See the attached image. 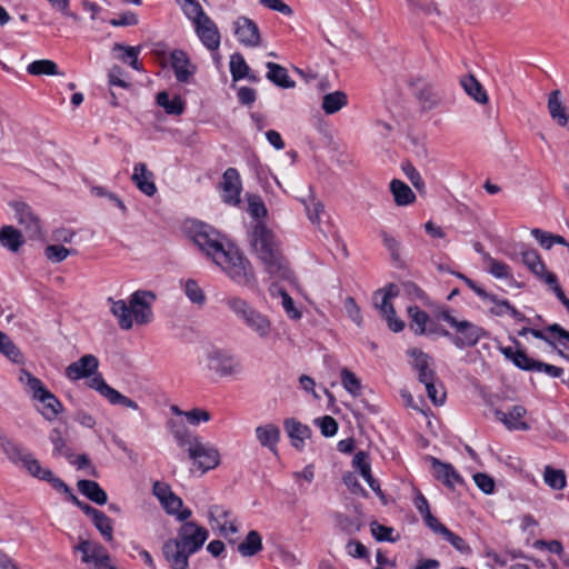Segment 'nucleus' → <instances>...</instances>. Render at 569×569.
I'll list each match as a JSON object with an SVG mask.
<instances>
[{"instance_id": "obj_34", "label": "nucleus", "mask_w": 569, "mask_h": 569, "mask_svg": "<svg viewBox=\"0 0 569 569\" xmlns=\"http://www.w3.org/2000/svg\"><path fill=\"white\" fill-rule=\"evenodd\" d=\"M460 83L466 93L470 96L473 100L482 104L488 102V94L475 76L469 74L462 77Z\"/></svg>"}, {"instance_id": "obj_52", "label": "nucleus", "mask_w": 569, "mask_h": 569, "mask_svg": "<svg viewBox=\"0 0 569 569\" xmlns=\"http://www.w3.org/2000/svg\"><path fill=\"white\" fill-rule=\"evenodd\" d=\"M26 462L22 465L26 470L34 478L46 481L47 472H51L50 469L42 468L39 460L33 457L32 453H28Z\"/></svg>"}, {"instance_id": "obj_37", "label": "nucleus", "mask_w": 569, "mask_h": 569, "mask_svg": "<svg viewBox=\"0 0 569 569\" xmlns=\"http://www.w3.org/2000/svg\"><path fill=\"white\" fill-rule=\"evenodd\" d=\"M348 104V96L343 91H335L323 96L322 109L327 114H333Z\"/></svg>"}, {"instance_id": "obj_53", "label": "nucleus", "mask_w": 569, "mask_h": 569, "mask_svg": "<svg viewBox=\"0 0 569 569\" xmlns=\"http://www.w3.org/2000/svg\"><path fill=\"white\" fill-rule=\"evenodd\" d=\"M436 382L437 381H431L429 383H426L425 387L427 396L431 400V402L435 406H441L446 401L447 393L443 388V385L441 382L437 385Z\"/></svg>"}, {"instance_id": "obj_55", "label": "nucleus", "mask_w": 569, "mask_h": 569, "mask_svg": "<svg viewBox=\"0 0 569 569\" xmlns=\"http://www.w3.org/2000/svg\"><path fill=\"white\" fill-rule=\"evenodd\" d=\"M408 7L413 13H423L426 16L437 14L440 16V10L432 1L421 2L419 0H406Z\"/></svg>"}, {"instance_id": "obj_39", "label": "nucleus", "mask_w": 569, "mask_h": 569, "mask_svg": "<svg viewBox=\"0 0 569 569\" xmlns=\"http://www.w3.org/2000/svg\"><path fill=\"white\" fill-rule=\"evenodd\" d=\"M229 66L231 77L234 82L244 79L249 76V72L251 71L243 56L239 52H236L230 57Z\"/></svg>"}, {"instance_id": "obj_12", "label": "nucleus", "mask_w": 569, "mask_h": 569, "mask_svg": "<svg viewBox=\"0 0 569 569\" xmlns=\"http://www.w3.org/2000/svg\"><path fill=\"white\" fill-rule=\"evenodd\" d=\"M170 64L174 77L180 83H188L197 71L188 53L182 49H174L170 53Z\"/></svg>"}, {"instance_id": "obj_9", "label": "nucleus", "mask_w": 569, "mask_h": 569, "mask_svg": "<svg viewBox=\"0 0 569 569\" xmlns=\"http://www.w3.org/2000/svg\"><path fill=\"white\" fill-rule=\"evenodd\" d=\"M88 386L99 392V395L107 399L112 406L118 405L130 408L132 410H140V407L136 401L109 386L100 373H94L93 377L88 381Z\"/></svg>"}, {"instance_id": "obj_35", "label": "nucleus", "mask_w": 569, "mask_h": 569, "mask_svg": "<svg viewBox=\"0 0 569 569\" xmlns=\"http://www.w3.org/2000/svg\"><path fill=\"white\" fill-rule=\"evenodd\" d=\"M156 101L168 114L180 116L184 112V102L178 94L170 99L167 91H160L156 97Z\"/></svg>"}, {"instance_id": "obj_21", "label": "nucleus", "mask_w": 569, "mask_h": 569, "mask_svg": "<svg viewBox=\"0 0 569 569\" xmlns=\"http://www.w3.org/2000/svg\"><path fill=\"white\" fill-rule=\"evenodd\" d=\"M153 179L154 174L152 171L148 170L146 163L139 162L134 164L131 180L136 187L148 197H152L157 192V186Z\"/></svg>"}, {"instance_id": "obj_54", "label": "nucleus", "mask_w": 569, "mask_h": 569, "mask_svg": "<svg viewBox=\"0 0 569 569\" xmlns=\"http://www.w3.org/2000/svg\"><path fill=\"white\" fill-rule=\"evenodd\" d=\"M46 257L51 262H61L68 256L76 253L74 249H68L61 244H49L44 250Z\"/></svg>"}, {"instance_id": "obj_44", "label": "nucleus", "mask_w": 569, "mask_h": 569, "mask_svg": "<svg viewBox=\"0 0 569 569\" xmlns=\"http://www.w3.org/2000/svg\"><path fill=\"white\" fill-rule=\"evenodd\" d=\"M49 438L53 445V456H64L66 458L72 457L71 449L67 446L62 431L59 428H53Z\"/></svg>"}, {"instance_id": "obj_15", "label": "nucleus", "mask_w": 569, "mask_h": 569, "mask_svg": "<svg viewBox=\"0 0 569 569\" xmlns=\"http://www.w3.org/2000/svg\"><path fill=\"white\" fill-rule=\"evenodd\" d=\"M99 360L93 355H84L78 361L71 362L66 368V377L70 380L90 378L97 373Z\"/></svg>"}, {"instance_id": "obj_46", "label": "nucleus", "mask_w": 569, "mask_h": 569, "mask_svg": "<svg viewBox=\"0 0 569 569\" xmlns=\"http://www.w3.org/2000/svg\"><path fill=\"white\" fill-rule=\"evenodd\" d=\"M382 293L381 303L379 306L380 312L393 313V305L391 299L399 295V288L395 283L387 284L383 289L378 290L375 295Z\"/></svg>"}, {"instance_id": "obj_7", "label": "nucleus", "mask_w": 569, "mask_h": 569, "mask_svg": "<svg viewBox=\"0 0 569 569\" xmlns=\"http://www.w3.org/2000/svg\"><path fill=\"white\" fill-rule=\"evenodd\" d=\"M452 328L456 333H452L451 342L458 349L475 347L481 338L489 335L486 329L468 320H459Z\"/></svg>"}, {"instance_id": "obj_25", "label": "nucleus", "mask_w": 569, "mask_h": 569, "mask_svg": "<svg viewBox=\"0 0 569 569\" xmlns=\"http://www.w3.org/2000/svg\"><path fill=\"white\" fill-rule=\"evenodd\" d=\"M560 91L553 90L548 97V111L551 119L560 127H566L569 121L567 109L560 99Z\"/></svg>"}, {"instance_id": "obj_32", "label": "nucleus", "mask_w": 569, "mask_h": 569, "mask_svg": "<svg viewBox=\"0 0 569 569\" xmlns=\"http://www.w3.org/2000/svg\"><path fill=\"white\" fill-rule=\"evenodd\" d=\"M407 312L410 319V328L415 335L422 336L427 333V327L431 319L429 315L418 306H409Z\"/></svg>"}, {"instance_id": "obj_36", "label": "nucleus", "mask_w": 569, "mask_h": 569, "mask_svg": "<svg viewBox=\"0 0 569 569\" xmlns=\"http://www.w3.org/2000/svg\"><path fill=\"white\" fill-rule=\"evenodd\" d=\"M0 243L12 252H17L23 244L21 232L12 226H4L0 229Z\"/></svg>"}, {"instance_id": "obj_22", "label": "nucleus", "mask_w": 569, "mask_h": 569, "mask_svg": "<svg viewBox=\"0 0 569 569\" xmlns=\"http://www.w3.org/2000/svg\"><path fill=\"white\" fill-rule=\"evenodd\" d=\"M526 413V408L519 405L512 406L508 412L500 409L495 410L496 418L509 430H528L529 425L522 420Z\"/></svg>"}, {"instance_id": "obj_42", "label": "nucleus", "mask_w": 569, "mask_h": 569, "mask_svg": "<svg viewBox=\"0 0 569 569\" xmlns=\"http://www.w3.org/2000/svg\"><path fill=\"white\" fill-rule=\"evenodd\" d=\"M545 482L553 490H561L566 487V473L561 469H555L550 466L545 468L543 472Z\"/></svg>"}, {"instance_id": "obj_6", "label": "nucleus", "mask_w": 569, "mask_h": 569, "mask_svg": "<svg viewBox=\"0 0 569 569\" xmlns=\"http://www.w3.org/2000/svg\"><path fill=\"white\" fill-rule=\"evenodd\" d=\"M189 459L202 472L217 468L220 463L219 450L209 442H203L199 436L188 447Z\"/></svg>"}, {"instance_id": "obj_59", "label": "nucleus", "mask_w": 569, "mask_h": 569, "mask_svg": "<svg viewBox=\"0 0 569 569\" xmlns=\"http://www.w3.org/2000/svg\"><path fill=\"white\" fill-rule=\"evenodd\" d=\"M186 296L197 305H203L206 302V296L203 290L198 286L197 281L189 279L184 284Z\"/></svg>"}, {"instance_id": "obj_2", "label": "nucleus", "mask_w": 569, "mask_h": 569, "mask_svg": "<svg viewBox=\"0 0 569 569\" xmlns=\"http://www.w3.org/2000/svg\"><path fill=\"white\" fill-rule=\"evenodd\" d=\"M249 239L253 252L270 277L282 280H289L292 277L293 273L279 248L274 233L264 222L258 221L253 226Z\"/></svg>"}, {"instance_id": "obj_33", "label": "nucleus", "mask_w": 569, "mask_h": 569, "mask_svg": "<svg viewBox=\"0 0 569 569\" xmlns=\"http://www.w3.org/2000/svg\"><path fill=\"white\" fill-rule=\"evenodd\" d=\"M111 303V312L118 319L119 327L123 330H129L133 326V320L130 315V305L128 306L124 300H114L109 298Z\"/></svg>"}, {"instance_id": "obj_16", "label": "nucleus", "mask_w": 569, "mask_h": 569, "mask_svg": "<svg viewBox=\"0 0 569 569\" xmlns=\"http://www.w3.org/2000/svg\"><path fill=\"white\" fill-rule=\"evenodd\" d=\"M510 340L517 348L521 347V343L518 339L510 337ZM499 351L518 369L523 371H535V367L538 360L530 358L523 349L515 350L512 347L500 346Z\"/></svg>"}, {"instance_id": "obj_61", "label": "nucleus", "mask_w": 569, "mask_h": 569, "mask_svg": "<svg viewBox=\"0 0 569 569\" xmlns=\"http://www.w3.org/2000/svg\"><path fill=\"white\" fill-rule=\"evenodd\" d=\"M323 437H333L338 431V422L331 416H323L315 420Z\"/></svg>"}, {"instance_id": "obj_3", "label": "nucleus", "mask_w": 569, "mask_h": 569, "mask_svg": "<svg viewBox=\"0 0 569 569\" xmlns=\"http://www.w3.org/2000/svg\"><path fill=\"white\" fill-rule=\"evenodd\" d=\"M19 380L32 392V398L42 403V408L39 409V412L46 420L52 421L63 412L64 407L62 402L39 378L22 369Z\"/></svg>"}, {"instance_id": "obj_40", "label": "nucleus", "mask_w": 569, "mask_h": 569, "mask_svg": "<svg viewBox=\"0 0 569 569\" xmlns=\"http://www.w3.org/2000/svg\"><path fill=\"white\" fill-rule=\"evenodd\" d=\"M92 523L96 529L101 533L107 542L113 540V528L111 519L101 510L91 517Z\"/></svg>"}, {"instance_id": "obj_30", "label": "nucleus", "mask_w": 569, "mask_h": 569, "mask_svg": "<svg viewBox=\"0 0 569 569\" xmlns=\"http://www.w3.org/2000/svg\"><path fill=\"white\" fill-rule=\"evenodd\" d=\"M390 191L397 206L405 207L416 201V194L402 180L393 179L390 182Z\"/></svg>"}, {"instance_id": "obj_41", "label": "nucleus", "mask_w": 569, "mask_h": 569, "mask_svg": "<svg viewBox=\"0 0 569 569\" xmlns=\"http://www.w3.org/2000/svg\"><path fill=\"white\" fill-rule=\"evenodd\" d=\"M27 71H28V73H30L32 76H42V74L57 76V74H60L57 63L54 61L48 60V59L36 60V61L31 62L27 67Z\"/></svg>"}, {"instance_id": "obj_49", "label": "nucleus", "mask_w": 569, "mask_h": 569, "mask_svg": "<svg viewBox=\"0 0 569 569\" xmlns=\"http://www.w3.org/2000/svg\"><path fill=\"white\" fill-rule=\"evenodd\" d=\"M231 515V511L229 509H226L223 506L220 505H212L209 507L208 510V517L209 522L212 527V529H216L219 527V523H223L224 521H230L229 517Z\"/></svg>"}, {"instance_id": "obj_4", "label": "nucleus", "mask_w": 569, "mask_h": 569, "mask_svg": "<svg viewBox=\"0 0 569 569\" xmlns=\"http://www.w3.org/2000/svg\"><path fill=\"white\" fill-rule=\"evenodd\" d=\"M227 306L259 337L266 338L270 333L271 323L267 316L253 309L246 300L233 297L227 300Z\"/></svg>"}, {"instance_id": "obj_18", "label": "nucleus", "mask_w": 569, "mask_h": 569, "mask_svg": "<svg viewBox=\"0 0 569 569\" xmlns=\"http://www.w3.org/2000/svg\"><path fill=\"white\" fill-rule=\"evenodd\" d=\"M519 253L523 266H526L528 270L539 280L543 281L546 276L551 273L547 270L546 263L536 249L522 246V249Z\"/></svg>"}, {"instance_id": "obj_45", "label": "nucleus", "mask_w": 569, "mask_h": 569, "mask_svg": "<svg viewBox=\"0 0 569 569\" xmlns=\"http://www.w3.org/2000/svg\"><path fill=\"white\" fill-rule=\"evenodd\" d=\"M340 376L343 388L355 397L360 396L362 388L360 379L348 368H342Z\"/></svg>"}, {"instance_id": "obj_24", "label": "nucleus", "mask_w": 569, "mask_h": 569, "mask_svg": "<svg viewBox=\"0 0 569 569\" xmlns=\"http://www.w3.org/2000/svg\"><path fill=\"white\" fill-rule=\"evenodd\" d=\"M256 437L262 447L277 453V445L280 440V429L273 423H267L256 428Z\"/></svg>"}, {"instance_id": "obj_5", "label": "nucleus", "mask_w": 569, "mask_h": 569, "mask_svg": "<svg viewBox=\"0 0 569 569\" xmlns=\"http://www.w3.org/2000/svg\"><path fill=\"white\" fill-rule=\"evenodd\" d=\"M209 537V531L194 521L184 522L178 529L177 538L170 539L164 543L178 545L179 549L189 553H196L204 545Z\"/></svg>"}, {"instance_id": "obj_10", "label": "nucleus", "mask_w": 569, "mask_h": 569, "mask_svg": "<svg viewBox=\"0 0 569 569\" xmlns=\"http://www.w3.org/2000/svg\"><path fill=\"white\" fill-rule=\"evenodd\" d=\"M208 367L220 377L233 376L242 370L240 361L223 350H213L208 355Z\"/></svg>"}, {"instance_id": "obj_56", "label": "nucleus", "mask_w": 569, "mask_h": 569, "mask_svg": "<svg viewBox=\"0 0 569 569\" xmlns=\"http://www.w3.org/2000/svg\"><path fill=\"white\" fill-rule=\"evenodd\" d=\"M443 530L446 531L442 537L456 549L458 550L460 553L462 555H470L471 553V548L470 546L467 543V541L461 538L460 536L456 535L455 532H452L450 529L448 528H443Z\"/></svg>"}, {"instance_id": "obj_8", "label": "nucleus", "mask_w": 569, "mask_h": 569, "mask_svg": "<svg viewBox=\"0 0 569 569\" xmlns=\"http://www.w3.org/2000/svg\"><path fill=\"white\" fill-rule=\"evenodd\" d=\"M154 300L156 295L148 290H137L131 295L129 300L130 315L138 325H147L152 321L151 302Z\"/></svg>"}, {"instance_id": "obj_19", "label": "nucleus", "mask_w": 569, "mask_h": 569, "mask_svg": "<svg viewBox=\"0 0 569 569\" xmlns=\"http://www.w3.org/2000/svg\"><path fill=\"white\" fill-rule=\"evenodd\" d=\"M283 428L290 438L291 446L301 451L305 447V440L311 437V429L295 418L284 419Z\"/></svg>"}, {"instance_id": "obj_64", "label": "nucleus", "mask_w": 569, "mask_h": 569, "mask_svg": "<svg viewBox=\"0 0 569 569\" xmlns=\"http://www.w3.org/2000/svg\"><path fill=\"white\" fill-rule=\"evenodd\" d=\"M164 511L172 516L178 512L179 509L183 507L182 499L177 496L174 492L168 495L162 501H160Z\"/></svg>"}, {"instance_id": "obj_48", "label": "nucleus", "mask_w": 569, "mask_h": 569, "mask_svg": "<svg viewBox=\"0 0 569 569\" xmlns=\"http://www.w3.org/2000/svg\"><path fill=\"white\" fill-rule=\"evenodd\" d=\"M248 200V212L254 219H263L268 214V210L266 208L264 202L261 197L257 194H247Z\"/></svg>"}, {"instance_id": "obj_26", "label": "nucleus", "mask_w": 569, "mask_h": 569, "mask_svg": "<svg viewBox=\"0 0 569 569\" xmlns=\"http://www.w3.org/2000/svg\"><path fill=\"white\" fill-rule=\"evenodd\" d=\"M78 490L90 501L97 505H106L108 501L107 492L94 480L81 479L77 483Z\"/></svg>"}, {"instance_id": "obj_13", "label": "nucleus", "mask_w": 569, "mask_h": 569, "mask_svg": "<svg viewBox=\"0 0 569 569\" xmlns=\"http://www.w3.org/2000/svg\"><path fill=\"white\" fill-rule=\"evenodd\" d=\"M222 199L223 202L230 206H238L240 203V193L242 190L240 174L236 168H228L222 174Z\"/></svg>"}, {"instance_id": "obj_28", "label": "nucleus", "mask_w": 569, "mask_h": 569, "mask_svg": "<svg viewBox=\"0 0 569 569\" xmlns=\"http://www.w3.org/2000/svg\"><path fill=\"white\" fill-rule=\"evenodd\" d=\"M266 67L268 69L267 79L282 89H290L296 86V82L289 77L288 70L276 63V62H267Z\"/></svg>"}, {"instance_id": "obj_47", "label": "nucleus", "mask_w": 569, "mask_h": 569, "mask_svg": "<svg viewBox=\"0 0 569 569\" xmlns=\"http://www.w3.org/2000/svg\"><path fill=\"white\" fill-rule=\"evenodd\" d=\"M336 521L341 531L352 535L360 531L362 527L361 519L358 517H349L342 513L336 515Z\"/></svg>"}, {"instance_id": "obj_63", "label": "nucleus", "mask_w": 569, "mask_h": 569, "mask_svg": "<svg viewBox=\"0 0 569 569\" xmlns=\"http://www.w3.org/2000/svg\"><path fill=\"white\" fill-rule=\"evenodd\" d=\"M473 480L477 487L487 495H490L495 491V480L487 473L477 472L473 475Z\"/></svg>"}, {"instance_id": "obj_23", "label": "nucleus", "mask_w": 569, "mask_h": 569, "mask_svg": "<svg viewBox=\"0 0 569 569\" xmlns=\"http://www.w3.org/2000/svg\"><path fill=\"white\" fill-rule=\"evenodd\" d=\"M162 553L172 569H188L189 558L192 555L179 549L177 543H163Z\"/></svg>"}, {"instance_id": "obj_43", "label": "nucleus", "mask_w": 569, "mask_h": 569, "mask_svg": "<svg viewBox=\"0 0 569 569\" xmlns=\"http://www.w3.org/2000/svg\"><path fill=\"white\" fill-rule=\"evenodd\" d=\"M169 428L178 446L190 447V443L193 441V438L196 436H192L188 428L182 422L171 420L169 421Z\"/></svg>"}, {"instance_id": "obj_17", "label": "nucleus", "mask_w": 569, "mask_h": 569, "mask_svg": "<svg viewBox=\"0 0 569 569\" xmlns=\"http://www.w3.org/2000/svg\"><path fill=\"white\" fill-rule=\"evenodd\" d=\"M435 477L440 480L447 488L455 489L456 485L463 482L462 477L458 473L451 463L442 462L438 458L430 457Z\"/></svg>"}, {"instance_id": "obj_11", "label": "nucleus", "mask_w": 569, "mask_h": 569, "mask_svg": "<svg viewBox=\"0 0 569 569\" xmlns=\"http://www.w3.org/2000/svg\"><path fill=\"white\" fill-rule=\"evenodd\" d=\"M12 207L18 223L23 228L26 234L30 239H40L42 237L40 219L31 207L24 202H14Z\"/></svg>"}, {"instance_id": "obj_14", "label": "nucleus", "mask_w": 569, "mask_h": 569, "mask_svg": "<svg viewBox=\"0 0 569 569\" xmlns=\"http://www.w3.org/2000/svg\"><path fill=\"white\" fill-rule=\"evenodd\" d=\"M234 34L246 47H257L261 42L258 24L247 17H239L234 21Z\"/></svg>"}, {"instance_id": "obj_38", "label": "nucleus", "mask_w": 569, "mask_h": 569, "mask_svg": "<svg viewBox=\"0 0 569 569\" xmlns=\"http://www.w3.org/2000/svg\"><path fill=\"white\" fill-rule=\"evenodd\" d=\"M0 446L2 451L11 462L16 465H23L26 462V457L28 456L29 452L24 451V449L19 443L10 439H3Z\"/></svg>"}, {"instance_id": "obj_60", "label": "nucleus", "mask_w": 569, "mask_h": 569, "mask_svg": "<svg viewBox=\"0 0 569 569\" xmlns=\"http://www.w3.org/2000/svg\"><path fill=\"white\" fill-rule=\"evenodd\" d=\"M401 169L406 177L410 180L412 186L421 191L425 188V181L419 173V171L415 168V166L410 161H406L401 164Z\"/></svg>"}, {"instance_id": "obj_27", "label": "nucleus", "mask_w": 569, "mask_h": 569, "mask_svg": "<svg viewBox=\"0 0 569 569\" xmlns=\"http://www.w3.org/2000/svg\"><path fill=\"white\" fill-rule=\"evenodd\" d=\"M141 47H131L123 43L116 42L112 47V52H119L117 59L127 63L137 71L142 70V63L138 60Z\"/></svg>"}, {"instance_id": "obj_51", "label": "nucleus", "mask_w": 569, "mask_h": 569, "mask_svg": "<svg viewBox=\"0 0 569 569\" xmlns=\"http://www.w3.org/2000/svg\"><path fill=\"white\" fill-rule=\"evenodd\" d=\"M380 237H381L383 246L390 252L391 260L395 263L399 264L401 262L400 242L385 230L380 231Z\"/></svg>"}, {"instance_id": "obj_1", "label": "nucleus", "mask_w": 569, "mask_h": 569, "mask_svg": "<svg viewBox=\"0 0 569 569\" xmlns=\"http://www.w3.org/2000/svg\"><path fill=\"white\" fill-rule=\"evenodd\" d=\"M190 237L236 283L248 286L254 280L249 260L238 250L226 249L221 233L214 228L204 222H196L190 228Z\"/></svg>"}, {"instance_id": "obj_57", "label": "nucleus", "mask_w": 569, "mask_h": 569, "mask_svg": "<svg viewBox=\"0 0 569 569\" xmlns=\"http://www.w3.org/2000/svg\"><path fill=\"white\" fill-rule=\"evenodd\" d=\"M408 355L413 358V369L417 372L427 371L430 366V357L420 349L411 348L408 350Z\"/></svg>"}, {"instance_id": "obj_58", "label": "nucleus", "mask_w": 569, "mask_h": 569, "mask_svg": "<svg viewBox=\"0 0 569 569\" xmlns=\"http://www.w3.org/2000/svg\"><path fill=\"white\" fill-rule=\"evenodd\" d=\"M371 533L377 541L395 542L397 538L392 537L393 528L380 525L377 521L370 523Z\"/></svg>"}, {"instance_id": "obj_31", "label": "nucleus", "mask_w": 569, "mask_h": 569, "mask_svg": "<svg viewBox=\"0 0 569 569\" xmlns=\"http://www.w3.org/2000/svg\"><path fill=\"white\" fill-rule=\"evenodd\" d=\"M263 548L262 545V537L259 531L257 530H250L243 541H241L238 547L237 551L242 557H253L258 555Z\"/></svg>"}, {"instance_id": "obj_62", "label": "nucleus", "mask_w": 569, "mask_h": 569, "mask_svg": "<svg viewBox=\"0 0 569 569\" xmlns=\"http://www.w3.org/2000/svg\"><path fill=\"white\" fill-rule=\"evenodd\" d=\"M352 467L357 469L361 476H365L368 472H370L371 465L369 453L362 450L356 452L352 459Z\"/></svg>"}, {"instance_id": "obj_29", "label": "nucleus", "mask_w": 569, "mask_h": 569, "mask_svg": "<svg viewBox=\"0 0 569 569\" xmlns=\"http://www.w3.org/2000/svg\"><path fill=\"white\" fill-rule=\"evenodd\" d=\"M485 261L488 262V271L497 279H507L511 286L522 288L523 283L517 282L510 272V267L502 261L492 258L489 253L483 256Z\"/></svg>"}, {"instance_id": "obj_50", "label": "nucleus", "mask_w": 569, "mask_h": 569, "mask_svg": "<svg viewBox=\"0 0 569 569\" xmlns=\"http://www.w3.org/2000/svg\"><path fill=\"white\" fill-rule=\"evenodd\" d=\"M0 352L3 353L13 362L20 361L21 352L19 348L2 331H0Z\"/></svg>"}, {"instance_id": "obj_20", "label": "nucleus", "mask_w": 569, "mask_h": 569, "mask_svg": "<svg viewBox=\"0 0 569 569\" xmlns=\"http://www.w3.org/2000/svg\"><path fill=\"white\" fill-rule=\"evenodd\" d=\"M194 27L199 39L207 49L213 51L219 48L220 33L216 23L209 17L198 21Z\"/></svg>"}]
</instances>
